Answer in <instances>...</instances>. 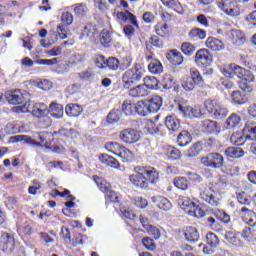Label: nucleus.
Masks as SVG:
<instances>
[{"label": "nucleus", "instance_id": "1", "mask_svg": "<svg viewBox=\"0 0 256 256\" xmlns=\"http://www.w3.org/2000/svg\"><path fill=\"white\" fill-rule=\"evenodd\" d=\"M222 73L225 77H229V79H235V77L241 79L238 82V85L242 91H246V93H251V91H253L251 83L255 82V76L252 71L237 64H230L223 68Z\"/></svg>", "mask_w": 256, "mask_h": 256}, {"label": "nucleus", "instance_id": "2", "mask_svg": "<svg viewBox=\"0 0 256 256\" xmlns=\"http://www.w3.org/2000/svg\"><path fill=\"white\" fill-rule=\"evenodd\" d=\"M129 181L137 189H147L149 183L155 185L159 181V171L153 167L136 166Z\"/></svg>", "mask_w": 256, "mask_h": 256}, {"label": "nucleus", "instance_id": "3", "mask_svg": "<svg viewBox=\"0 0 256 256\" xmlns=\"http://www.w3.org/2000/svg\"><path fill=\"white\" fill-rule=\"evenodd\" d=\"M5 98L10 105H22L13 108L15 113H29L31 107V94L25 90L8 91Z\"/></svg>", "mask_w": 256, "mask_h": 256}, {"label": "nucleus", "instance_id": "4", "mask_svg": "<svg viewBox=\"0 0 256 256\" xmlns=\"http://www.w3.org/2000/svg\"><path fill=\"white\" fill-rule=\"evenodd\" d=\"M145 77V67L141 63H134L131 68L122 74V82L124 89H131L133 85L141 83V79Z\"/></svg>", "mask_w": 256, "mask_h": 256}, {"label": "nucleus", "instance_id": "5", "mask_svg": "<svg viewBox=\"0 0 256 256\" xmlns=\"http://www.w3.org/2000/svg\"><path fill=\"white\" fill-rule=\"evenodd\" d=\"M201 164L204 167H210L211 169H221V166L224 163L223 155L218 152H211L206 156L201 157Z\"/></svg>", "mask_w": 256, "mask_h": 256}, {"label": "nucleus", "instance_id": "6", "mask_svg": "<svg viewBox=\"0 0 256 256\" xmlns=\"http://www.w3.org/2000/svg\"><path fill=\"white\" fill-rule=\"evenodd\" d=\"M119 139L126 145H133L141 139V133L134 128H126L119 132Z\"/></svg>", "mask_w": 256, "mask_h": 256}, {"label": "nucleus", "instance_id": "7", "mask_svg": "<svg viewBox=\"0 0 256 256\" xmlns=\"http://www.w3.org/2000/svg\"><path fill=\"white\" fill-rule=\"evenodd\" d=\"M195 63L198 67H209L213 63V55L207 49H199L195 54Z\"/></svg>", "mask_w": 256, "mask_h": 256}, {"label": "nucleus", "instance_id": "8", "mask_svg": "<svg viewBox=\"0 0 256 256\" xmlns=\"http://www.w3.org/2000/svg\"><path fill=\"white\" fill-rule=\"evenodd\" d=\"M201 127L203 133H206V135H219V133H221V126H219L217 121L209 119L204 120L201 123Z\"/></svg>", "mask_w": 256, "mask_h": 256}, {"label": "nucleus", "instance_id": "9", "mask_svg": "<svg viewBox=\"0 0 256 256\" xmlns=\"http://www.w3.org/2000/svg\"><path fill=\"white\" fill-rule=\"evenodd\" d=\"M200 197L202 201L208 203L211 207H217L219 205V198L215 196V190H212L211 187L205 188L201 193Z\"/></svg>", "mask_w": 256, "mask_h": 256}, {"label": "nucleus", "instance_id": "10", "mask_svg": "<svg viewBox=\"0 0 256 256\" xmlns=\"http://www.w3.org/2000/svg\"><path fill=\"white\" fill-rule=\"evenodd\" d=\"M165 127L166 129H168L169 135H171L176 131H179V128L181 127V122L175 114H171L166 116L165 118Z\"/></svg>", "mask_w": 256, "mask_h": 256}, {"label": "nucleus", "instance_id": "11", "mask_svg": "<svg viewBox=\"0 0 256 256\" xmlns=\"http://www.w3.org/2000/svg\"><path fill=\"white\" fill-rule=\"evenodd\" d=\"M183 236L185 241L191 244L197 243V241L200 239L199 230L193 226L183 228Z\"/></svg>", "mask_w": 256, "mask_h": 256}, {"label": "nucleus", "instance_id": "12", "mask_svg": "<svg viewBox=\"0 0 256 256\" xmlns=\"http://www.w3.org/2000/svg\"><path fill=\"white\" fill-rule=\"evenodd\" d=\"M243 132L246 133V139L256 141V121L254 118L247 120Z\"/></svg>", "mask_w": 256, "mask_h": 256}, {"label": "nucleus", "instance_id": "13", "mask_svg": "<svg viewBox=\"0 0 256 256\" xmlns=\"http://www.w3.org/2000/svg\"><path fill=\"white\" fill-rule=\"evenodd\" d=\"M166 59L171 63V65H183V54L177 49L169 50L166 53Z\"/></svg>", "mask_w": 256, "mask_h": 256}, {"label": "nucleus", "instance_id": "14", "mask_svg": "<svg viewBox=\"0 0 256 256\" xmlns=\"http://www.w3.org/2000/svg\"><path fill=\"white\" fill-rule=\"evenodd\" d=\"M1 243H3V251H6V253H13L15 250V238L9 235V233H4L2 235Z\"/></svg>", "mask_w": 256, "mask_h": 256}, {"label": "nucleus", "instance_id": "15", "mask_svg": "<svg viewBox=\"0 0 256 256\" xmlns=\"http://www.w3.org/2000/svg\"><path fill=\"white\" fill-rule=\"evenodd\" d=\"M117 17H118V19H120V21H123V23H127V21H129V23H131V25H133L134 27H137V29H139V23L137 22V16L134 15L133 13H131L129 10H126L125 12H118Z\"/></svg>", "mask_w": 256, "mask_h": 256}, {"label": "nucleus", "instance_id": "16", "mask_svg": "<svg viewBox=\"0 0 256 256\" xmlns=\"http://www.w3.org/2000/svg\"><path fill=\"white\" fill-rule=\"evenodd\" d=\"M146 103L148 105L149 113H157L163 105V98H161V96H154L149 100H146Z\"/></svg>", "mask_w": 256, "mask_h": 256}, {"label": "nucleus", "instance_id": "17", "mask_svg": "<svg viewBox=\"0 0 256 256\" xmlns=\"http://www.w3.org/2000/svg\"><path fill=\"white\" fill-rule=\"evenodd\" d=\"M206 47L210 51H223L225 49V44L220 39L215 37H208L206 40Z\"/></svg>", "mask_w": 256, "mask_h": 256}, {"label": "nucleus", "instance_id": "18", "mask_svg": "<svg viewBox=\"0 0 256 256\" xmlns=\"http://www.w3.org/2000/svg\"><path fill=\"white\" fill-rule=\"evenodd\" d=\"M96 35H98L97 29L93 27V25L88 24L83 28L82 33L80 34V39H88L90 41H95Z\"/></svg>", "mask_w": 256, "mask_h": 256}, {"label": "nucleus", "instance_id": "19", "mask_svg": "<svg viewBox=\"0 0 256 256\" xmlns=\"http://www.w3.org/2000/svg\"><path fill=\"white\" fill-rule=\"evenodd\" d=\"M99 160L101 161V163H105V165L111 167L112 169H119L121 167L118 159L107 154L100 155Z\"/></svg>", "mask_w": 256, "mask_h": 256}, {"label": "nucleus", "instance_id": "20", "mask_svg": "<svg viewBox=\"0 0 256 256\" xmlns=\"http://www.w3.org/2000/svg\"><path fill=\"white\" fill-rule=\"evenodd\" d=\"M153 201L154 203H156L159 209H162V211H171V209L173 208V204L171 203V201L163 196L154 197Z\"/></svg>", "mask_w": 256, "mask_h": 256}, {"label": "nucleus", "instance_id": "21", "mask_svg": "<svg viewBox=\"0 0 256 256\" xmlns=\"http://www.w3.org/2000/svg\"><path fill=\"white\" fill-rule=\"evenodd\" d=\"M129 95L130 97H147V95H149V92L147 91L145 84H140L133 88L130 87Z\"/></svg>", "mask_w": 256, "mask_h": 256}, {"label": "nucleus", "instance_id": "22", "mask_svg": "<svg viewBox=\"0 0 256 256\" xmlns=\"http://www.w3.org/2000/svg\"><path fill=\"white\" fill-rule=\"evenodd\" d=\"M191 141H193V137L187 130L181 131L177 136V143L180 147H187Z\"/></svg>", "mask_w": 256, "mask_h": 256}, {"label": "nucleus", "instance_id": "23", "mask_svg": "<svg viewBox=\"0 0 256 256\" xmlns=\"http://www.w3.org/2000/svg\"><path fill=\"white\" fill-rule=\"evenodd\" d=\"M226 157L230 159H241L245 155V151H243V148L239 147H228L224 151Z\"/></svg>", "mask_w": 256, "mask_h": 256}, {"label": "nucleus", "instance_id": "24", "mask_svg": "<svg viewBox=\"0 0 256 256\" xmlns=\"http://www.w3.org/2000/svg\"><path fill=\"white\" fill-rule=\"evenodd\" d=\"M65 111L68 117H79L83 113V107L79 104H68Z\"/></svg>", "mask_w": 256, "mask_h": 256}, {"label": "nucleus", "instance_id": "25", "mask_svg": "<svg viewBox=\"0 0 256 256\" xmlns=\"http://www.w3.org/2000/svg\"><path fill=\"white\" fill-rule=\"evenodd\" d=\"M51 117H54V119H61L63 117V105L52 103L49 106V110Z\"/></svg>", "mask_w": 256, "mask_h": 256}, {"label": "nucleus", "instance_id": "26", "mask_svg": "<svg viewBox=\"0 0 256 256\" xmlns=\"http://www.w3.org/2000/svg\"><path fill=\"white\" fill-rule=\"evenodd\" d=\"M134 109L135 111L140 115V117H147V115H149V107L147 104V100L145 101H138L135 105H134Z\"/></svg>", "mask_w": 256, "mask_h": 256}, {"label": "nucleus", "instance_id": "27", "mask_svg": "<svg viewBox=\"0 0 256 256\" xmlns=\"http://www.w3.org/2000/svg\"><path fill=\"white\" fill-rule=\"evenodd\" d=\"M144 87H146V89L153 90L161 89V82H159L155 76H148L144 78Z\"/></svg>", "mask_w": 256, "mask_h": 256}, {"label": "nucleus", "instance_id": "28", "mask_svg": "<svg viewBox=\"0 0 256 256\" xmlns=\"http://www.w3.org/2000/svg\"><path fill=\"white\" fill-rule=\"evenodd\" d=\"M148 70L153 75H161L163 73V64L159 60H152L148 64Z\"/></svg>", "mask_w": 256, "mask_h": 256}, {"label": "nucleus", "instance_id": "29", "mask_svg": "<svg viewBox=\"0 0 256 256\" xmlns=\"http://www.w3.org/2000/svg\"><path fill=\"white\" fill-rule=\"evenodd\" d=\"M203 151V142H195L187 151L186 157H197Z\"/></svg>", "mask_w": 256, "mask_h": 256}, {"label": "nucleus", "instance_id": "30", "mask_svg": "<svg viewBox=\"0 0 256 256\" xmlns=\"http://www.w3.org/2000/svg\"><path fill=\"white\" fill-rule=\"evenodd\" d=\"M219 101L216 99H207L204 101V108L210 115H214L215 111L219 108Z\"/></svg>", "mask_w": 256, "mask_h": 256}, {"label": "nucleus", "instance_id": "31", "mask_svg": "<svg viewBox=\"0 0 256 256\" xmlns=\"http://www.w3.org/2000/svg\"><path fill=\"white\" fill-rule=\"evenodd\" d=\"M48 113L49 109H47V106L43 103L36 104L32 109V114L34 117H46Z\"/></svg>", "mask_w": 256, "mask_h": 256}, {"label": "nucleus", "instance_id": "32", "mask_svg": "<svg viewBox=\"0 0 256 256\" xmlns=\"http://www.w3.org/2000/svg\"><path fill=\"white\" fill-rule=\"evenodd\" d=\"M232 41L234 45L241 47V45L245 44V34L241 32V30H232Z\"/></svg>", "mask_w": 256, "mask_h": 256}, {"label": "nucleus", "instance_id": "33", "mask_svg": "<svg viewBox=\"0 0 256 256\" xmlns=\"http://www.w3.org/2000/svg\"><path fill=\"white\" fill-rule=\"evenodd\" d=\"M100 42L103 47H111L113 38L111 37V32L109 30H102L100 33Z\"/></svg>", "mask_w": 256, "mask_h": 256}, {"label": "nucleus", "instance_id": "34", "mask_svg": "<svg viewBox=\"0 0 256 256\" xmlns=\"http://www.w3.org/2000/svg\"><path fill=\"white\" fill-rule=\"evenodd\" d=\"M188 36L190 39H193V41H197V39L203 40L207 37V31L200 28H194L188 33Z\"/></svg>", "mask_w": 256, "mask_h": 256}, {"label": "nucleus", "instance_id": "35", "mask_svg": "<svg viewBox=\"0 0 256 256\" xmlns=\"http://www.w3.org/2000/svg\"><path fill=\"white\" fill-rule=\"evenodd\" d=\"M175 85V78L171 74H165L160 83V89H173Z\"/></svg>", "mask_w": 256, "mask_h": 256}, {"label": "nucleus", "instance_id": "36", "mask_svg": "<svg viewBox=\"0 0 256 256\" xmlns=\"http://www.w3.org/2000/svg\"><path fill=\"white\" fill-rule=\"evenodd\" d=\"M232 101L236 105H244V103H247V96L245 95V92L236 90L232 93Z\"/></svg>", "mask_w": 256, "mask_h": 256}, {"label": "nucleus", "instance_id": "37", "mask_svg": "<svg viewBox=\"0 0 256 256\" xmlns=\"http://www.w3.org/2000/svg\"><path fill=\"white\" fill-rule=\"evenodd\" d=\"M121 115H123V112L119 109L112 110L107 115L106 121L107 123H110L111 125L118 123V121L121 119Z\"/></svg>", "mask_w": 256, "mask_h": 256}, {"label": "nucleus", "instance_id": "38", "mask_svg": "<svg viewBox=\"0 0 256 256\" xmlns=\"http://www.w3.org/2000/svg\"><path fill=\"white\" fill-rule=\"evenodd\" d=\"M118 157H121L123 159L124 163L127 161H131L133 159V152L129 150V148L123 146V144L120 146V150L118 152Z\"/></svg>", "mask_w": 256, "mask_h": 256}, {"label": "nucleus", "instance_id": "39", "mask_svg": "<svg viewBox=\"0 0 256 256\" xmlns=\"http://www.w3.org/2000/svg\"><path fill=\"white\" fill-rule=\"evenodd\" d=\"M189 77L196 85H198V87H205V82L203 81V77L199 70H191Z\"/></svg>", "mask_w": 256, "mask_h": 256}, {"label": "nucleus", "instance_id": "40", "mask_svg": "<svg viewBox=\"0 0 256 256\" xmlns=\"http://www.w3.org/2000/svg\"><path fill=\"white\" fill-rule=\"evenodd\" d=\"M144 229L150 235V237H153L156 241L161 238V230L159 228L153 226V225H144Z\"/></svg>", "mask_w": 256, "mask_h": 256}, {"label": "nucleus", "instance_id": "41", "mask_svg": "<svg viewBox=\"0 0 256 256\" xmlns=\"http://www.w3.org/2000/svg\"><path fill=\"white\" fill-rule=\"evenodd\" d=\"M165 126L163 124L155 125V123L151 122L148 126V133L150 135H163L165 133Z\"/></svg>", "mask_w": 256, "mask_h": 256}, {"label": "nucleus", "instance_id": "42", "mask_svg": "<svg viewBox=\"0 0 256 256\" xmlns=\"http://www.w3.org/2000/svg\"><path fill=\"white\" fill-rule=\"evenodd\" d=\"M239 123H241V117L237 114H232L226 120V129H235Z\"/></svg>", "mask_w": 256, "mask_h": 256}, {"label": "nucleus", "instance_id": "43", "mask_svg": "<svg viewBox=\"0 0 256 256\" xmlns=\"http://www.w3.org/2000/svg\"><path fill=\"white\" fill-rule=\"evenodd\" d=\"M174 185L177 187V189H181L182 191H187L189 189V182L185 177H176L174 179Z\"/></svg>", "mask_w": 256, "mask_h": 256}, {"label": "nucleus", "instance_id": "44", "mask_svg": "<svg viewBox=\"0 0 256 256\" xmlns=\"http://www.w3.org/2000/svg\"><path fill=\"white\" fill-rule=\"evenodd\" d=\"M78 77L80 81H91L95 77V72L93 71V68H87L86 70L78 73Z\"/></svg>", "mask_w": 256, "mask_h": 256}, {"label": "nucleus", "instance_id": "45", "mask_svg": "<svg viewBox=\"0 0 256 256\" xmlns=\"http://www.w3.org/2000/svg\"><path fill=\"white\" fill-rule=\"evenodd\" d=\"M196 49L195 45L191 44V42H183L181 45V51L187 57H191V55L195 53Z\"/></svg>", "mask_w": 256, "mask_h": 256}, {"label": "nucleus", "instance_id": "46", "mask_svg": "<svg viewBox=\"0 0 256 256\" xmlns=\"http://www.w3.org/2000/svg\"><path fill=\"white\" fill-rule=\"evenodd\" d=\"M167 155L169 159H172L173 161H179L182 156L181 151L173 146L167 148Z\"/></svg>", "mask_w": 256, "mask_h": 256}, {"label": "nucleus", "instance_id": "47", "mask_svg": "<svg viewBox=\"0 0 256 256\" xmlns=\"http://www.w3.org/2000/svg\"><path fill=\"white\" fill-rule=\"evenodd\" d=\"M230 141L233 145H237V147L245 145V137H243V134L239 132L233 133L230 137Z\"/></svg>", "mask_w": 256, "mask_h": 256}, {"label": "nucleus", "instance_id": "48", "mask_svg": "<svg viewBox=\"0 0 256 256\" xmlns=\"http://www.w3.org/2000/svg\"><path fill=\"white\" fill-rule=\"evenodd\" d=\"M236 199L240 205H251V199L249 198V195H247L246 192H236Z\"/></svg>", "mask_w": 256, "mask_h": 256}, {"label": "nucleus", "instance_id": "49", "mask_svg": "<svg viewBox=\"0 0 256 256\" xmlns=\"http://www.w3.org/2000/svg\"><path fill=\"white\" fill-rule=\"evenodd\" d=\"M236 1L235 0H216V4L219 7V9H221V11H223L225 13V11H227L230 7H232L233 5H236Z\"/></svg>", "mask_w": 256, "mask_h": 256}, {"label": "nucleus", "instance_id": "50", "mask_svg": "<svg viewBox=\"0 0 256 256\" xmlns=\"http://www.w3.org/2000/svg\"><path fill=\"white\" fill-rule=\"evenodd\" d=\"M121 145L122 144H120L119 142H107L105 144V149L109 151V153H113V155H119Z\"/></svg>", "mask_w": 256, "mask_h": 256}, {"label": "nucleus", "instance_id": "51", "mask_svg": "<svg viewBox=\"0 0 256 256\" xmlns=\"http://www.w3.org/2000/svg\"><path fill=\"white\" fill-rule=\"evenodd\" d=\"M16 141H24L27 145H35L36 147H42L41 143L35 141L31 136L17 135L15 136Z\"/></svg>", "mask_w": 256, "mask_h": 256}, {"label": "nucleus", "instance_id": "52", "mask_svg": "<svg viewBox=\"0 0 256 256\" xmlns=\"http://www.w3.org/2000/svg\"><path fill=\"white\" fill-rule=\"evenodd\" d=\"M214 216L222 223H225V225L231 221V216H229V214L223 210H216L214 212Z\"/></svg>", "mask_w": 256, "mask_h": 256}, {"label": "nucleus", "instance_id": "53", "mask_svg": "<svg viewBox=\"0 0 256 256\" xmlns=\"http://www.w3.org/2000/svg\"><path fill=\"white\" fill-rule=\"evenodd\" d=\"M178 205H180V207H182L184 210L193 209V207H195V203L189 199V197L179 198Z\"/></svg>", "mask_w": 256, "mask_h": 256}, {"label": "nucleus", "instance_id": "54", "mask_svg": "<svg viewBox=\"0 0 256 256\" xmlns=\"http://www.w3.org/2000/svg\"><path fill=\"white\" fill-rule=\"evenodd\" d=\"M89 12V8L85 4H78L74 7V13L76 17H85Z\"/></svg>", "mask_w": 256, "mask_h": 256}, {"label": "nucleus", "instance_id": "55", "mask_svg": "<svg viewBox=\"0 0 256 256\" xmlns=\"http://www.w3.org/2000/svg\"><path fill=\"white\" fill-rule=\"evenodd\" d=\"M206 242L210 247H217L219 245V237L215 233L210 232L206 235Z\"/></svg>", "mask_w": 256, "mask_h": 256}, {"label": "nucleus", "instance_id": "56", "mask_svg": "<svg viewBox=\"0 0 256 256\" xmlns=\"http://www.w3.org/2000/svg\"><path fill=\"white\" fill-rule=\"evenodd\" d=\"M178 111L182 113L184 117H189V119H193V107L179 104Z\"/></svg>", "mask_w": 256, "mask_h": 256}, {"label": "nucleus", "instance_id": "57", "mask_svg": "<svg viewBox=\"0 0 256 256\" xmlns=\"http://www.w3.org/2000/svg\"><path fill=\"white\" fill-rule=\"evenodd\" d=\"M142 244L147 249V251H155L157 246L155 245V241L151 237H144L142 239Z\"/></svg>", "mask_w": 256, "mask_h": 256}, {"label": "nucleus", "instance_id": "58", "mask_svg": "<svg viewBox=\"0 0 256 256\" xmlns=\"http://www.w3.org/2000/svg\"><path fill=\"white\" fill-rule=\"evenodd\" d=\"M181 85L185 91H193L197 84H195L193 79H191L190 77H186L182 80Z\"/></svg>", "mask_w": 256, "mask_h": 256}, {"label": "nucleus", "instance_id": "59", "mask_svg": "<svg viewBox=\"0 0 256 256\" xmlns=\"http://www.w3.org/2000/svg\"><path fill=\"white\" fill-rule=\"evenodd\" d=\"M57 35L60 39H67V35H69V25H58Z\"/></svg>", "mask_w": 256, "mask_h": 256}, {"label": "nucleus", "instance_id": "60", "mask_svg": "<svg viewBox=\"0 0 256 256\" xmlns=\"http://www.w3.org/2000/svg\"><path fill=\"white\" fill-rule=\"evenodd\" d=\"M133 63V58L131 56H125L121 59V63L119 62V68L121 71L128 70L129 67H131V64Z\"/></svg>", "mask_w": 256, "mask_h": 256}, {"label": "nucleus", "instance_id": "61", "mask_svg": "<svg viewBox=\"0 0 256 256\" xmlns=\"http://www.w3.org/2000/svg\"><path fill=\"white\" fill-rule=\"evenodd\" d=\"M106 67L111 71H117L119 69V59L115 57H110L106 60Z\"/></svg>", "mask_w": 256, "mask_h": 256}, {"label": "nucleus", "instance_id": "62", "mask_svg": "<svg viewBox=\"0 0 256 256\" xmlns=\"http://www.w3.org/2000/svg\"><path fill=\"white\" fill-rule=\"evenodd\" d=\"M227 113V108L222 107L221 104H219L218 108H216V111L212 115L215 119H225V117H227Z\"/></svg>", "mask_w": 256, "mask_h": 256}, {"label": "nucleus", "instance_id": "63", "mask_svg": "<svg viewBox=\"0 0 256 256\" xmlns=\"http://www.w3.org/2000/svg\"><path fill=\"white\" fill-rule=\"evenodd\" d=\"M122 113H125L128 116L133 115V105L130 100H126L122 104Z\"/></svg>", "mask_w": 256, "mask_h": 256}, {"label": "nucleus", "instance_id": "64", "mask_svg": "<svg viewBox=\"0 0 256 256\" xmlns=\"http://www.w3.org/2000/svg\"><path fill=\"white\" fill-rule=\"evenodd\" d=\"M150 43L153 47H157V49H163L165 44L163 43V40L159 38V36H151L150 37Z\"/></svg>", "mask_w": 256, "mask_h": 256}]
</instances>
